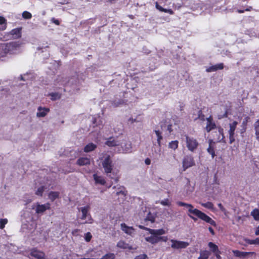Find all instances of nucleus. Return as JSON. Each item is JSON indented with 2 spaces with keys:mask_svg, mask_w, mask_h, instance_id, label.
Instances as JSON below:
<instances>
[{
  "mask_svg": "<svg viewBox=\"0 0 259 259\" xmlns=\"http://www.w3.org/2000/svg\"><path fill=\"white\" fill-rule=\"evenodd\" d=\"M247 242L249 244H258L259 245V238H256L253 240L248 239Z\"/></svg>",
  "mask_w": 259,
  "mask_h": 259,
  "instance_id": "44",
  "label": "nucleus"
},
{
  "mask_svg": "<svg viewBox=\"0 0 259 259\" xmlns=\"http://www.w3.org/2000/svg\"><path fill=\"white\" fill-rule=\"evenodd\" d=\"M120 226L121 230L128 235H131L135 231L133 227H128L125 223L121 224Z\"/></svg>",
  "mask_w": 259,
  "mask_h": 259,
  "instance_id": "18",
  "label": "nucleus"
},
{
  "mask_svg": "<svg viewBox=\"0 0 259 259\" xmlns=\"http://www.w3.org/2000/svg\"><path fill=\"white\" fill-rule=\"evenodd\" d=\"M121 189L120 190L117 191L116 193V196H118L120 194H121L122 195H123L124 196H126V193L127 192L125 191V188L123 186H120L119 188H118V189Z\"/></svg>",
  "mask_w": 259,
  "mask_h": 259,
  "instance_id": "38",
  "label": "nucleus"
},
{
  "mask_svg": "<svg viewBox=\"0 0 259 259\" xmlns=\"http://www.w3.org/2000/svg\"><path fill=\"white\" fill-rule=\"evenodd\" d=\"M8 223V220L7 219H0V229H3L5 225Z\"/></svg>",
  "mask_w": 259,
  "mask_h": 259,
  "instance_id": "42",
  "label": "nucleus"
},
{
  "mask_svg": "<svg viewBox=\"0 0 259 259\" xmlns=\"http://www.w3.org/2000/svg\"><path fill=\"white\" fill-rule=\"evenodd\" d=\"M93 123H94V124H95V123H96V118H93Z\"/></svg>",
  "mask_w": 259,
  "mask_h": 259,
  "instance_id": "61",
  "label": "nucleus"
},
{
  "mask_svg": "<svg viewBox=\"0 0 259 259\" xmlns=\"http://www.w3.org/2000/svg\"><path fill=\"white\" fill-rule=\"evenodd\" d=\"M154 133H155L157 137V142L159 147L161 146V140L163 139V137L162 136V133L159 130H154Z\"/></svg>",
  "mask_w": 259,
  "mask_h": 259,
  "instance_id": "28",
  "label": "nucleus"
},
{
  "mask_svg": "<svg viewBox=\"0 0 259 259\" xmlns=\"http://www.w3.org/2000/svg\"><path fill=\"white\" fill-rule=\"evenodd\" d=\"M116 188L115 186L113 187V189H115Z\"/></svg>",
  "mask_w": 259,
  "mask_h": 259,
  "instance_id": "62",
  "label": "nucleus"
},
{
  "mask_svg": "<svg viewBox=\"0 0 259 259\" xmlns=\"http://www.w3.org/2000/svg\"><path fill=\"white\" fill-rule=\"evenodd\" d=\"M232 252L235 256L239 257H245L249 254H255L254 252H243L238 250H233Z\"/></svg>",
  "mask_w": 259,
  "mask_h": 259,
  "instance_id": "19",
  "label": "nucleus"
},
{
  "mask_svg": "<svg viewBox=\"0 0 259 259\" xmlns=\"http://www.w3.org/2000/svg\"><path fill=\"white\" fill-rule=\"evenodd\" d=\"M145 163L146 165H150L151 163V160L149 158H147L145 160Z\"/></svg>",
  "mask_w": 259,
  "mask_h": 259,
  "instance_id": "52",
  "label": "nucleus"
},
{
  "mask_svg": "<svg viewBox=\"0 0 259 259\" xmlns=\"http://www.w3.org/2000/svg\"><path fill=\"white\" fill-rule=\"evenodd\" d=\"M30 255L37 259H45V254L44 252L37 250L36 248H33Z\"/></svg>",
  "mask_w": 259,
  "mask_h": 259,
  "instance_id": "14",
  "label": "nucleus"
},
{
  "mask_svg": "<svg viewBox=\"0 0 259 259\" xmlns=\"http://www.w3.org/2000/svg\"><path fill=\"white\" fill-rule=\"evenodd\" d=\"M218 207L220 208V210L224 212H225L226 211V209L224 208V207L223 206V205L222 204V203H220L218 204Z\"/></svg>",
  "mask_w": 259,
  "mask_h": 259,
  "instance_id": "49",
  "label": "nucleus"
},
{
  "mask_svg": "<svg viewBox=\"0 0 259 259\" xmlns=\"http://www.w3.org/2000/svg\"><path fill=\"white\" fill-rule=\"evenodd\" d=\"M206 125L205 127V130L207 133H209L211 131L217 128V125L213 121L212 116H209L206 118Z\"/></svg>",
  "mask_w": 259,
  "mask_h": 259,
  "instance_id": "12",
  "label": "nucleus"
},
{
  "mask_svg": "<svg viewBox=\"0 0 259 259\" xmlns=\"http://www.w3.org/2000/svg\"><path fill=\"white\" fill-rule=\"evenodd\" d=\"M170 242L172 243L171 244V247L173 249H179L185 248L189 245V243L188 242L183 241L171 239Z\"/></svg>",
  "mask_w": 259,
  "mask_h": 259,
  "instance_id": "11",
  "label": "nucleus"
},
{
  "mask_svg": "<svg viewBox=\"0 0 259 259\" xmlns=\"http://www.w3.org/2000/svg\"><path fill=\"white\" fill-rule=\"evenodd\" d=\"M37 110L36 115L38 117H45L50 112L49 108L40 106L38 108Z\"/></svg>",
  "mask_w": 259,
  "mask_h": 259,
  "instance_id": "16",
  "label": "nucleus"
},
{
  "mask_svg": "<svg viewBox=\"0 0 259 259\" xmlns=\"http://www.w3.org/2000/svg\"><path fill=\"white\" fill-rule=\"evenodd\" d=\"M255 234L256 235H259V226L255 229Z\"/></svg>",
  "mask_w": 259,
  "mask_h": 259,
  "instance_id": "55",
  "label": "nucleus"
},
{
  "mask_svg": "<svg viewBox=\"0 0 259 259\" xmlns=\"http://www.w3.org/2000/svg\"><path fill=\"white\" fill-rule=\"evenodd\" d=\"M184 106H185V105L183 103H182L180 105V110L181 111L183 110V108H184Z\"/></svg>",
  "mask_w": 259,
  "mask_h": 259,
  "instance_id": "59",
  "label": "nucleus"
},
{
  "mask_svg": "<svg viewBox=\"0 0 259 259\" xmlns=\"http://www.w3.org/2000/svg\"><path fill=\"white\" fill-rule=\"evenodd\" d=\"M7 27V20L3 16H0V31H4Z\"/></svg>",
  "mask_w": 259,
  "mask_h": 259,
  "instance_id": "26",
  "label": "nucleus"
},
{
  "mask_svg": "<svg viewBox=\"0 0 259 259\" xmlns=\"http://www.w3.org/2000/svg\"><path fill=\"white\" fill-rule=\"evenodd\" d=\"M189 216L190 218H191L193 221H194L195 222H196L197 220V219L190 214H189Z\"/></svg>",
  "mask_w": 259,
  "mask_h": 259,
  "instance_id": "57",
  "label": "nucleus"
},
{
  "mask_svg": "<svg viewBox=\"0 0 259 259\" xmlns=\"http://www.w3.org/2000/svg\"><path fill=\"white\" fill-rule=\"evenodd\" d=\"M208 246L210 248L211 251L214 254L219 251V247L215 244L212 242H209L208 243Z\"/></svg>",
  "mask_w": 259,
  "mask_h": 259,
  "instance_id": "29",
  "label": "nucleus"
},
{
  "mask_svg": "<svg viewBox=\"0 0 259 259\" xmlns=\"http://www.w3.org/2000/svg\"><path fill=\"white\" fill-rule=\"evenodd\" d=\"M209 146L208 148L207 149V152L211 155L212 158H213L215 156V153L214 147L213 146V144H214L215 142L213 141V140L210 139L209 140Z\"/></svg>",
  "mask_w": 259,
  "mask_h": 259,
  "instance_id": "15",
  "label": "nucleus"
},
{
  "mask_svg": "<svg viewBox=\"0 0 259 259\" xmlns=\"http://www.w3.org/2000/svg\"><path fill=\"white\" fill-rule=\"evenodd\" d=\"M90 163V159L88 157H80L76 161V164L79 166L89 165Z\"/></svg>",
  "mask_w": 259,
  "mask_h": 259,
  "instance_id": "20",
  "label": "nucleus"
},
{
  "mask_svg": "<svg viewBox=\"0 0 259 259\" xmlns=\"http://www.w3.org/2000/svg\"><path fill=\"white\" fill-rule=\"evenodd\" d=\"M228 116V111L226 110L225 112V113L223 114V115L221 117H219V119H221L222 118H226V117H227Z\"/></svg>",
  "mask_w": 259,
  "mask_h": 259,
  "instance_id": "54",
  "label": "nucleus"
},
{
  "mask_svg": "<svg viewBox=\"0 0 259 259\" xmlns=\"http://www.w3.org/2000/svg\"><path fill=\"white\" fill-rule=\"evenodd\" d=\"M89 209L90 206L89 205L80 207L79 209L82 213V215L80 217L81 220H85L88 216H89L88 221H86L84 223L92 224L93 222V219L92 218L90 214L88 213Z\"/></svg>",
  "mask_w": 259,
  "mask_h": 259,
  "instance_id": "10",
  "label": "nucleus"
},
{
  "mask_svg": "<svg viewBox=\"0 0 259 259\" xmlns=\"http://www.w3.org/2000/svg\"><path fill=\"white\" fill-rule=\"evenodd\" d=\"M251 215L255 221L259 220V209L255 208L251 212Z\"/></svg>",
  "mask_w": 259,
  "mask_h": 259,
  "instance_id": "34",
  "label": "nucleus"
},
{
  "mask_svg": "<svg viewBox=\"0 0 259 259\" xmlns=\"http://www.w3.org/2000/svg\"><path fill=\"white\" fill-rule=\"evenodd\" d=\"M210 253L207 250H202L200 252V256L198 259H208Z\"/></svg>",
  "mask_w": 259,
  "mask_h": 259,
  "instance_id": "32",
  "label": "nucleus"
},
{
  "mask_svg": "<svg viewBox=\"0 0 259 259\" xmlns=\"http://www.w3.org/2000/svg\"><path fill=\"white\" fill-rule=\"evenodd\" d=\"M254 128L255 131L256 138L258 141H259V119L255 122L254 125Z\"/></svg>",
  "mask_w": 259,
  "mask_h": 259,
  "instance_id": "36",
  "label": "nucleus"
},
{
  "mask_svg": "<svg viewBox=\"0 0 259 259\" xmlns=\"http://www.w3.org/2000/svg\"><path fill=\"white\" fill-rule=\"evenodd\" d=\"M22 27H18L12 29L10 32L5 33L4 37L7 39H18L21 37Z\"/></svg>",
  "mask_w": 259,
  "mask_h": 259,
  "instance_id": "7",
  "label": "nucleus"
},
{
  "mask_svg": "<svg viewBox=\"0 0 259 259\" xmlns=\"http://www.w3.org/2000/svg\"><path fill=\"white\" fill-rule=\"evenodd\" d=\"M167 131L169 134H170L173 132L172 124L169 122V123L167 125Z\"/></svg>",
  "mask_w": 259,
  "mask_h": 259,
  "instance_id": "46",
  "label": "nucleus"
},
{
  "mask_svg": "<svg viewBox=\"0 0 259 259\" xmlns=\"http://www.w3.org/2000/svg\"><path fill=\"white\" fill-rule=\"evenodd\" d=\"M93 250V249L89 250L88 251H87L86 254H89L90 252H92Z\"/></svg>",
  "mask_w": 259,
  "mask_h": 259,
  "instance_id": "60",
  "label": "nucleus"
},
{
  "mask_svg": "<svg viewBox=\"0 0 259 259\" xmlns=\"http://www.w3.org/2000/svg\"><path fill=\"white\" fill-rule=\"evenodd\" d=\"M93 178L96 184L102 185H104L106 184L105 180L102 177L99 176L96 174L93 175Z\"/></svg>",
  "mask_w": 259,
  "mask_h": 259,
  "instance_id": "23",
  "label": "nucleus"
},
{
  "mask_svg": "<svg viewBox=\"0 0 259 259\" xmlns=\"http://www.w3.org/2000/svg\"><path fill=\"white\" fill-rule=\"evenodd\" d=\"M199 119L201 121H204L205 120V116L203 113L202 110H199L198 112V117L195 119V120Z\"/></svg>",
  "mask_w": 259,
  "mask_h": 259,
  "instance_id": "37",
  "label": "nucleus"
},
{
  "mask_svg": "<svg viewBox=\"0 0 259 259\" xmlns=\"http://www.w3.org/2000/svg\"><path fill=\"white\" fill-rule=\"evenodd\" d=\"M45 190L44 186H40L39 187L36 191L35 192V194L37 196H42V194Z\"/></svg>",
  "mask_w": 259,
  "mask_h": 259,
  "instance_id": "40",
  "label": "nucleus"
},
{
  "mask_svg": "<svg viewBox=\"0 0 259 259\" xmlns=\"http://www.w3.org/2000/svg\"><path fill=\"white\" fill-rule=\"evenodd\" d=\"M134 259H148V257L146 254H142L137 256Z\"/></svg>",
  "mask_w": 259,
  "mask_h": 259,
  "instance_id": "47",
  "label": "nucleus"
},
{
  "mask_svg": "<svg viewBox=\"0 0 259 259\" xmlns=\"http://www.w3.org/2000/svg\"><path fill=\"white\" fill-rule=\"evenodd\" d=\"M156 214L149 212L144 219L145 222L150 221L151 223H153L155 221Z\"/></svg>",
  "mask_w": 259,
  "mask_h": 259,
  "instance_id": "27",
  "label": "nucleus"
},
{
  "mask_svg": "<svg viewBox=\"0 0 259 259\" xmlns=\"http://www.w3.org/2000/svg\"><path fill=\"white\" fill-rule=\"evenodd\" d=\"M224 65L223 63H219L210 66L206 69V71L208 72L216 71L218 70H222L224 68Z\"/></svg>",
  "mask_w": 259,
  "mask_h": 259,
  "instance_id": "17",
  "label": "nucleus"
},
{
  "mask_svg": "<svg viewBox=\"0 0 259 259\" xmlns=\"http://www.w3.org/2000/svg\"><path fill=\"white\" fill-rule=\"evenodd\" d=\"M20 46L21 44L18 41L0 44V57H5L8 54H15Z\"/></svg>",
  "mask_w": 259,
  "mask_h": 259,
  "instance_id": "3",
  "label": "nucleus"
},
{
  "mask_svg": "<svg viewBox=\"0 0 259 259\" xmlns=\"http://www.w3.org/2000/svg\"><path fill=\"white\" fill-rule=\"evenodd\" d=\"M22 17L25 19H29L32 17V15L28 11H24L22 13Z\"/></svg>",
  "mask_w": 259,
  "mask_h": 259,
  "instance_id": "43",
  "label": "nucleus"
},
{
  "mask_svg": "<svg viewBox=\"0 0 259 259\" xmlns=\"http://www.w3.org/2000/svg\"><path fill=\"white\" fill-rule=\"evenodd\" d=\"M112 177L113 178V179H114V182H115V183H117V182L119 181V178L118 177H115V178H114V177Z\"/></svg>",
  "mask_w": 259,
  "mask_h": 259,
  "instance_id": "56",
  "label": "nucleus"
},
{
  "mask_svg": "<svg viewBox=\"0 0 259 259\" xmlns=\"http://www.w3.org/2000/svg\"><path fill=\"white\" fill-rule=\"evenodd\" d=\"M78 232V229H74L72 231V234L73 235H75V234H76L77 232Z\"/></svg>",
  "mask_w": 259,
  "mask_h": 259,
  "instance_id": "58",
  "label": "nucleus"
},
{
  "mask_svg": "<svg viewBox=\"0 0 259 259\" xmlns=\"http://www.w3.org/2000/svg\"><path fill=\"white\" fill-rule=\"evenodd\" d=\"M221 251H219L214 253V255L216 257L217 259H221L222 257L221 256Z\"/></svg>",
  "mask_w": 259,
  "mask_h": 259,
  "instance_id": "50",
  "label": "nucleus"
},
{
  "mask_svg": "<svg viewBox=\"0 0 259 259\" xmlns=\"http://www.w3.org/2000/svg\"><path fill=\"white\" fill-rule=\"evenodd\" d=\"M249 119H250V118L248 116H246L244 118V119L242 122V124H241V127H242V129L241 130V134L244 133L246 131V130L247 128V123Z\"/></svg>",
  "mask_w": 259,
  "mask_h": 259,
  "instance_id": "30",
  "label": "nucleus"
},
{
  "mask_svg": "<svg viewBox=\"0 0 259 259\" xmlns=\"http://www.w3.org/2000/svg\"><path fill=\"white\" fill-rule=\"evenodd\" d=\"M97 147L96 144L90 143L86 145L83 148V151L86 153L90 152L95 150Z\"/></svg>",
  "mask_w": 259,
  "mask_h": 259,
  "instance_id": "22",
  "label": "nucleus"
},
{
  "mask_svg": "<svg viewBox=\"0 0 259 259\" xmlns=\"http://www.w3.org/2000/svg\"><path fill=\"white\" fill-rule=\"evenodd\" d=\"M186 146L191 152L195 151L199 146V142L196 139L188 135H185Z\"/></svg>",
  "mask_w": 259,
  "mask_h": 259,
  "instance_id": "5",
  "label": "nucleus"
},
{
  "mask_svg": "<svg viewBox=\"0 0 259 259\" xmlns=\"http://www.w3.org/2000/svg\"><path fill=\"white\" fill-rule=\"evenodd\" d=\"M117 246L120 248L128 249V250H132L134 249L131 245L122 240H120L117 242Z\"/></svg>",
  "mask_w": 259,
  "mask_h": 259,
  "instance_id": "21",
  "label": "nucleus"
},
{
  "mask_svg": "<svg viewBox=\"0 0 259 259\" xmlns=\"http://www.w3.org/2000/svg\"><path fill=\"white\" fill-rule=\"evenodd\" d=\"M238 124V122L236 121H234L232 123H229V130L228 132L229 135V144H231L233 142L235 141V130L237 127V125Z\"/></svg>",
  "mask_w": 259,
  "mask_h": 259,
  "instance_id": "8",
  "label": "nucleus"
},
{
  "mask_svg": "<svg viewBox=\"0 0 259 259\" xmlns=\"http://www.w3.org/2000/svg\"><path fill=\"white\" fill-rule=\"evenodd\" d=\"M179 146V141L178 140L172 141L168 144V148L174 150H176Z\"/></svg>",
  "mask_w": 259,
  "mask_h": 259,
  "instance_id": "33",
  "label": "nucleus"
},
{
  "mask_svg": "<svg viewBox=\"0 0 259 259\" xmlns=\"http://www.w3.org/2000/svg\"><path fill=\"white\" fill-rule=\"evenodd\" d=\"M208 230L210 232V233L212 235H214V231L213 230V229L211 227H209L208 228Z\"/></svg>",
  "mask_w": 259,
  "mask_h": 259,
  "instance_id": "53",
  "label": "nucleus"
},
{
  "mask_svg": "<svg viewBox=\"0 0 259 259\" xmlns=\"http://www.w3.org/2000/svg\"><path fill=\"white\" fill-rule=\"evenodd\" d=\"M102 165L104 168V172L106 175L110 178L113 179V178L111 176L110 174H111L113 170V164L112 163L111 157L109 155H106L102 162Z\"/></svg>",
  "mask_w": 259,
  "mask_h": 259,
  "instance_id": "4",
  "label": "nucleus"
},
{
  "mask_svg": "<svg viewBox=\"0 0 259 259\" xmlns=\"http://www.w3.org/2000/svg\"><path fill=\"white\" fill-rule=\"evenodd\" d=\"M195 165V161L193 156L191 154L184 156L182 160V167L184 171Z\"/></svg>",
  "mask_w": 259,
  "mask_h": 259,
  "instance_id": "6",
  "label": "nucleus"
},
{
  "mask_svg": "<svg viewBox=\"0 0 259 259\" xmlns=\"http://www.w3.org/2000/svg\"><path fill=\"white\" fill-rule=\"evenodd\" d=\"M200 205L203 207L209 209L211 210H214V207L213 204L211 202L208 201L206 203H200Z\"/></svg>",
  "mask_w": 259,
  "mask_h": 259,
  "instance_id": "31",
  "label": "nucleus"
},
{
  "mask_svg": "<svg viewBox=\"0 0 259 259\" xmlns=\"http://www.w3.org/2000/svg\"><path fill=\"white\" fill-rule=\"evenodd\" d=\"M138 227L141 229L148 231L151 235L150 236L146 237L145 238L147 242L150 243L151 244H156L160 241L166 242L168 240L167 236H161V235L166 233L164 229H152L142 225H139Z\"/></svg>",
  "mask_w": 259,
  "mask_h": 259,
  "instance_id": "1",
  "label": "nucleus"
},
{
  "mask_svg": "<svg viewBox=\"0 0 259 259\" xmlns=\"http://www.w3.org/2000/svg\"><path fill=\"white\" fill-rule=\"evenodd\" d=\"M159 203L163 206H169L171 205V203L169 201V200L167 198L161 200Z\"/></svg>",
  "mask_w": 259,
  "mask_h": 259,
  "instance_id": "41",
  "label": "nucleus"
},
{
  "mask_svg": "<svg viewBox=\"0 0 259 259\" xmlns=\"http://www.w3.org/2000/svg\"><path fill=\"white\" fill-rule=\"evenodd\" d=\"M106 144L109 147H114L117 145L116 141L114 140H111V138H110L106 142Z\"/></svg>",
  "mask_w": 259,
  "mask_h": 259,
  "instance_id": "39",
  "label": "nucleus"
},
{
  "mask_svg": "<svg viewBox=\"0 0 259 259\" xmlns=\"http://www.w3.org/2000/svg\"><path fill=\"white\" fill-rule=\"evenodd\" d=\"M177 204L179 206H185L188 208V211L190 213L193 214L198 218L208 224H209L211 226L214 227L217 226V224L214 220H213L210 217L206 214L205 213L196 208H194V206L192 204L186 203L182 201H177Z\"/></svg>",
  "mask_w": 259,
  "mask_h": 259,
  "instance_id": "2",
  "label": "nucleus"
},
{
  "mask_svg": "<svg viewBox=\"0 0 259 259\" xmlns=\"http://www.w3.org/2000/svg\"><path fill=\"white\" fill-rule=\"evenodd\" d=\"M60 193L57 191H51L48 194L49 199L52 201L53 202L56 199L59 198Z\"/></svg>",
  "mask_w": 259,
  "mask_h": 259,
  "instance_id": "24",
  "label": "nucleus"
},
{
  "mask_svg": "<svg viewBox=\"0 0 259 259\" xmlns=\"http://www.w3.org/2000/svg\"><path fill=\"white\" fill-rule=\"evenodd\" d=\"M51 21H52V22H53L54 24H55L57 25H60V21L54 18H53L52 19Z\"/></svg>",
  "mask_w": 259,
  "mask_h": 259,
  "instance_id": "51",
  "label": "nucleus"
},
{
  "mask_svg": "<svg viewBox=\"0 0 259 259\" xmlns=\"http://www.w3.org/2000/svg\"><path fill=\"white\" fill-rule=\"evenodd\" d=\"M217 129V132H213V139L217 142L226 144L227 142L224 133V129L221 126H218Z\"/></svg>",
  "mask_w": 259,
  "mask_h": 259,
  "instance_id": "9",
  "label": "nucleus"
},
{
  "mask_svg": "<svg viewBox=\"0 0 259 259\" xmlns=\"http://www.w3.org/2000/svg\"><path fill=\"white\" fill-rule=\"evenodd\" d=\"M251 9H252V7H249L247 8H246L245 10L238 9V10H237V12L238 13H243L245 11H251Z\"/></svg>",
  "mask_w": 259,
  "mask_h": 259,
  "instance_id": "48",
  "label": "nucleus"
},
{
  "mask_svg": "<svg viewBox=\"0 0 259 259\" xmlns=\"http://www.w3.org/2000/svg\"><path fill=\"white\" fill-rule=\"evenodd\" d=\"M51 208V204L48 202L44 204H40L38 203H36V213L39 214L44 212L46 210L50 209Z\"/></svg>",
  "mask_w": 259,
  "mask_h": 259,
  "instance_id": "13",
  "label": "nucleus"
},
{
  "mask_svg": "<svg viewBox=\"0 0 259 259\" xmlns=\"http://www.w3.org/2000/svg\"><path fill=\"white\" fill-rule=\"evenodd\" d=\"M92 238V235L90 232H88L85 234L84 239L85 240L89 242L91 241Z\"/></svg>",
  "mask_w": 259,
  "mask_h": 259,
  "instance_id": "45",
  "label": "nucleus"
},
{
  "mask_svg": "<svg viewBox=\"0 0 259 259\" xmlns=\"http://www.w3.org/2000/svg\"><path fill=\"white\" fill-rule=\"evenodd\" d=\"M49 96L51 97V99L53 101H55L61 98V95L58 93H51L49 94Z\"/></svg>",
  "mask_w": 259,
  "mask_h": 259,
  "instance_id": "35",
  "label": "nucleus"
},
{
  "mask_svg": "<svg viewBox=\"0 0 259 259\" xmlns=\"http://www.w3.org/2000/svg\"><path fill=\"white\" fill-rule=\"evenodd\" d=\"M155 7L157 10H158L160 12L167 13L170 15H173L174 14V11L171 9H167L163 8L161 6H160L157 2L156 3Z\"/></svg>",
  "mask_w": 259,
  "mask_h": 259,
  "instance_id": "25",
  "label": "nucleus"
}]
</instances>
